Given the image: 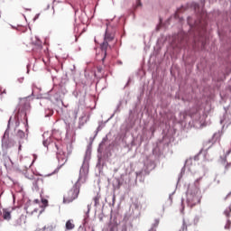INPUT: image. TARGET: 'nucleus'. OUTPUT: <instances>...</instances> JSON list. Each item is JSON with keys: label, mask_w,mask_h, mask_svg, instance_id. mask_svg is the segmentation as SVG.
<instances>
[{"label": "nucleus", "mask_w": 231, "mask_h": 231, "mask_svg": "<svg viewBox=\"0 0 231 231\" xmlns=\"http://www.w3.org/2000/svg\"><path fill=\"white\" fill-rule=\"evenodd\" d=\"M224 214H225V216H226V217H230L231 208H228L227 209H226V210L224 211Z\"/></svg>", "instance_id": "22"}, {"label": "nucleus", "mask_w": 231, "mask_h": 231, "mask_svg": "<svg viewBox=\"0 0 231 231\" xmlns=\"http://www.w3.org/2000/svg\"><path fill=\"white\" fill-rule=\"evenodd\" d=\"M51 91H53V90H50L45 94L40 93L37 95L36 98H38L40 100H50V98L51 97V95L50 93H51Z\"/></svg>", "instance_id": "12"}, {"label": "nucleus", "mask_w": 231, "mask_h": 231, "mask_svg": "<svg viewBox=\"0 0 231 231\" xmlns=\"http://www.w3.org/2000/svg\"><path fill=\"white\" fill-rule=\"evenodd\" d=\"M32 185H33V187H34V189L37 190V189H39V187L37 186V180H34L33 182H32Z\"/></svg>", "instance_id": "28"}, {"label": "nucleus", "mask_w": 231, "mask_h": 231, "mask_svg": "<svg viewBox=\"0 0 231 231\" xmlns=\"http://www.w3.org/2000/svg\"><path fill=\"white\" fill-rule=\"evenodd\" d=\"M28 118H26V124H25V131L28 133Z\"/></svg>", "instance_id": "31"}, {"label": "nucleus", "mask_w": 231, "mask_h": 231, "mask_svg": "<svg viewBox=\"0 0 231 231\" xmlns=\"http://www.w3.org/2000/svg\"><path fill=\"white\" fill-rule=\"evenodd\" d=\"M142 5V2L140 0H137V5L136 6H141Z\"/></svg>", "instance_id": "37"}, {"label": "nucleus", "mask_w": 231, "mask_h": 231, "mask_svg": "<svg viewBox=\"0 0 231 231\" xmlns=\"http://www.w3.org/2000/svg\"><path fill=\"white\" fill-rule=\"evenodd\" d=\"M73 69H75V65H73V69H71V71H73Z\"/></svg>", "instance_id": "48"}, {"label": "nucleus", "mask_w": 231, "mask_h": 231, "mask_svg": "<svg viewBox=\"0 0 231 231\" xmlns=\"http://www.w3.org/2000/svg\"><path fill=\"white\" fill-rule=\"evenodd\" d=\"M113 187H114V193H113V196H112V197H109V196H108V197L106 199V201H109V199H112V204L109 203L110 207H111V205H112V207H115V201H116V196L115 195V190H116V187H115V184H113Z\"/></svg>", "instance_id": "13"}, {"label": "nucleus", "mask_w": 231, "mask_h": 231, "mask_svg": "<svg viewBox=\"0 0 231 231\" xmlns=\"http://www.w3.org/2000/svg\"><path fill=\"white\" fill-rule=\"evenodd\" d=\"M107 143V146L105 150V156L106 158H111L112 156H116V152H115L116 149V137H114L111 140V134H107L106 137H104L97 148V162L96 168L99 171L102 170V151H104V145Z\"/></svg>", "instance_id": "2"}, {"label": "nucleus", "mask_w": 231, "mask_h": 231, "mask_svg": "<svg viewBox=\"0 0 231 231\" xmlns=\"http://www.w3.org/2000/svg\"><path fill=\"white\" fill-rule=\"evenodd\" d=\"M100 197L97 195V197L94 198V202H95V207H98L100 204Z\"/></svg>", "instance_id": "19"}, {"label": "nucleus", "mask_w": 231, "mask_h": 231, "mask_svg": "<svg viewBox=\"0 0 231 231\" xmlns=\"http://www.w3.org/2000/svg\"><path fill=\"white\" fill-rule=\"evenodd\" d=\"M198 7H199V5H198V4H196L195 5V10H198Z\"/></svg>", "instance_id": "39"}, {"label": "nucleus", "mask_w": 231, "mask_h": 231, "mask_svg": "<svg viewBox=\"0 0 231 231\" xmlns=\"http://www.w3.org/2000/svg\"><path fill=\"white\" fill-rule=\"evenodd\" d=\"M31 96L25 97H20V101L21 102H26L28 100V98H30Z\"/></svg>", "instance_id": "27"}, {"label": "nucleus", "mask_w": 231, "mask_h": 231, "mask_svg": "<svg viewBox=\"0 0 231 231\" xmlns=\"http://www.w3.org/2000/svg\"><path fill=\"white\" fill-rule=\"evenodd\" d=\"M52 91H55L53 96H51L50 101L53 102L54 104H58L59 106H64V102L62 98H64L68 90L66 89V86L60 84L53 87Z\"/></svg>", "instance_id": "7"}, {"label": "nucleus", "mask_w": 231, "mask_h": 231, "mask_svg": "<svg viewBox=\"0 0 231 231\" xmlns=\"http://www.w3.org/2000/svg\"><path fill=\"white\" fill-rule=\"evenodd\" d=\"M134 207H135V208H140V204L138 202H134Z\"/></svg>", "instance_id": "30"}, {"label": "nucleus", "mask_w": 231, "mask_h": 231, "mask_svg": "<svg viewBox=\"0 0 231 231\" xmlns=\"http://www.w3.org/2000/svg\"><path fill=\"white\" fill-rule=\"evenodd\" d=\"M184 230H187V225H185V223H183V226H182V231Z\"/></svg>", "instance_id": "35"}, {"label": "nucleus", "mask_w": 231, "mask_h": 231, "mask_svg": "<svg viewBox=\"0 0 231 231\" xmlns=\"http://www.w3.org/2000/svg\"><path fill=\"white\" fill-rule=\"evenodd\" d=\"M0 17H1V12H0Z\"/></svg>", "instance_id": "52"}, {"label": "nucleus", "mask_w": 231, "mask_h": 231, "mask_svg": "<svg viewBox=\"0 0 231 231\" xmlns=\"http://www.w3.org/2000/svg\"><path fill=\"white\" fill-rule=\"evenodd\" d=\"M0 93H1V88H0Z\"/></svg>", "instance_id": "53"}, {"label": "nucleus", "mask_w": 231, "mask_h": 231, "mask_svg": "<svg viewBox=\"0 0 231 231\" xmlns=\"http://www.w3.org/2000/svg\"><path fill=\"white\" fill-rule=\"evenodd\" d=\"M187 203L190 208L201 203V190L198 186L192 185L189 187L187 192Z\"/></svg>", "instance_id": "5"}, {"label": "nucleus", "mask_w": 231, "mask_h": 231, "mask_svg": "<svg viewBox=\"0 0 231 231\" xmlns=\"http://www.w3.org/2000/svg\"><path fill=\"white\" fill-rule=\"evenodd\" d=\"M67 151H68V156H69V154H71V152H72L71 144L67 145Z\"/></svg>", "instance_id": "23"}, {"label": "nucleus", "mask_w": 231, "mask_h": 231, "mask_svg": "<svg viewBox=\"0 0 231 231\" xmlns=\"http://www.w3.org/2000/svg\"><path fill=\"white\" fill-rule=\"evenodd\" d=\"M45 10H50V5H47V8Z\"/></svg>", "instance_id": "42"}, {"label": "nucleus", "mask_w": 231, "mask_h": 231, "mask_svg": "<svg viewBox=\"0 0 231 231\" xmlns=\"http://www.w3.org/2000/svg\"><path fill=\"white\" fill-rule=\"evenodd\" d=\"M42 104H44V101L42 100V101L40 102V105L42 106Z\"/></svg>", "instance_id": "44"}, {"label": "nucleus", "mask_w": 231, "mask_h": 231, "mask_svg": "<svg viewBox=\"0 0 231 231\" xmlns=\"http://www.w3.org/2000/svg\"><path fill=\"white\" fill-rule=\"evenodd\" d=\"M26 11L27 12H32V9L31 8H27Z\"/></svg>", "instance_id": "40"}, {"label": "nucleus", "mask_w": 231, "mask_h": 231, "mask_svg": "<svg viewBox=\"0 0 231 231\" xmlns=\"http://www.w3.org/2000/svg\"><path fill=\"white\" fill-rule=\"evenodd\" d=\"M106 29L105 32L104 42L100 44V50L103 53V57L101 59L102 62L106 60V57H107V48L109 46V42L115 39V33H116V27L111 23H113V19L106 20Z\"/></svg>", "instance_id": "3"}, {"label": "nucleus", "mask_w": 231, "mask_h": 231, "mask_svg": "<svg viewBox=\"0 0 231 231\" xmlns=\"http://www.w3.org/2000/svg\"><path fill=\"white\" fill-rule=\"evenodd\" d=\"M14 120H15V127H19L21 123L19 122V116L18 115L14 116Z\"/></svg>", "instance_id": "21"}, {"label": "nucleus", "mask_w": 231, "mask_h": 231, "mask_svg": "<svg viewBox=\"0 0 231 231\" xmlns=\"http://www.w3.org/2000/svg\"><path fill=\"white\" fill-rule=\"evenodd\" d=\"M108 231H116V213L111 208L110 222L108 224Z\"/></svg>", "instance_id": "10"}, {"label": "nucleus", "mask_w": 231, "mask_h": 231, "mask_svg": "<svg viewBox=\"0 0 231 231\" xmlns=\"http://www.w3.org/2000/svg\"><path fill=\"white\" fill-rule=\"evenodd\" d=\"M39 17H41V14H35L34 18H33V21H37V19H39Z\"/></svg>", "instance_id": "29"}, {"label": "nucleus", "mask_w": 231, "mask_h": 231, "mask_svg": "<svg viewBox=\"0 0 231 231\" xmlns=\"http://www.w3.org/2000/svg\"><path fill=\"white\" fill-rule=\"evenodd\" d=\"M53 115V109L51 108H46L45 109V117L50 118V116H52Z\"/></svg>", "instance_id": "18"}, {"label": "nucleus", "mask_w": 231, "mask_h": 231, "mask_svg": "<svg viewBox=\"0 0 231 231\" xmlns=\"http://www.w3.org/2000/svg\"><path fill=\"white\" fill-rule=\"evenodd\" d=\"M34 203H40L39 199H34Z\"/></svg>", "instance_id": "38"}, {"label": "nucleus", "mask_w": 231, "mask_h": 231, "mask_svg": "<svg viewBox=\"0 0 231 231\" xmlns=\"http://www.w3.org/2000/svg\"><path fill=\"white\" fill-rule=\"evenodd\" d=\"M27 69H28V65H27ZM27 73H30V69H27Z\"/></svg>", "instance_id": "45"}, {"label": "nucleus", "mask_w": 231, "mask_h": 231, "mask_svg": "<svg viewBox=\"0 0 231 231\" xmlns=\"http://www.w3.org/2000/svg\"><path fill=\"white\" fill-rule=\"evenodd\" d=\"M56 77L55 76H52V80H55Z\"/></svg>", "instance_id": "46"}, {"label": "nucleus", "mask_w": 231, "mask_h": 231, "mask_svg": "<svg viewBox=\"0 0 231 231\" xmlns=\"http://www.w3.org/2000/svg\"><path fill=\"white\" fill-rule=\"evenodd\" d=\"M149 231H156V228L152 227L151 230Z\"/></svg>", "instance_id": "41"}, {"label": "nucleus", "mask_w": 231, "mask_h": 231, "mask_svg": "<svg viewBox=\"0 0 231 231\" xmlns=\"http://www.w3.org/2000/svg\"><path fill=\"white\" fill-rule=\"evenodd\" d=\"M65 226H66V230H73V228H75V224H72L71 220H68L66 222Z\"/></svg>", "instance_id": "16"}, {"label": "nucleus", "mask_w": 231, "mask_h": 231, "mask_svg": "<svg viewBox=\"0 0 231 231\" xmlns=\"http://www.w3.org/2000/svg\"><path fill=\"white\" fill-rule=\"evenodd\" d=\"M11 28H13V30H15V26L14 25H11Z\"/></svg>", "instance_id": "43"}, {"label": "nucleus", "mask_w": 231, "mask_h": 231, "mask_svg": "<svg viewBox=\"0 0 231 231\" xmlns=\"http://www.w3.org/2000/svg\"><path fill=\"white\" fill-rule=\"evenodd\" d=\"M90 211H91V204H88V210H87V212H85L84 221H88V219H89V212Z\"/></svg>", "instance_id": "17"}, {"label": "nucleus", "mask_w": 231, "mask_h": 231, "mask_svg": "<svg viewBox=\"0 0 231 231\" xmlns=\"http://www.w3.org/2000/svg\"><path fill=\"white\" fill-rule=\"evenodd\" d=\"M17 138L20 140L18 141L19 146L18 151H21L23 147V143H24V140H28V136H26V134L23 130H18L16 134Z\"/></svg>", "instance_id": "11"}, {"label": "nucleus", "mask_w": 231, "mask_h": 231, "mask_svg": "<svg viewBox=\"0 0 231 231\" xmlns=\"http://www.w3.org/2000/svg\"><path fill=\"white\" fill-rule=\"evenodd\" d=\"M115 115H116V109L114 110V113L111 115V116L106 121L98 122V126H97V130L95 131L96 134H95L94 137H90V143L87 146V150H88V147H89V145H90V156H91V143H93V140H95V138H97V134H98V133H100L101 129H104V127H106V123L108 122L109 120H111V118H113L115 116Z\"/></svg>", "instance_id": "9"}, {"label": "nucleus", "mask_w": 231, "mask_h": 231, "mask_svg": "<svg viewBox=\"0 0 231 231\" xmlns=\"http://www.w3.org/2000/svg\"><path fill=\"white\" fill-rule=\"evenodd\" d=\"M77 12H79L78 10L77 11H75V14H77Z\"/></svg>", "instance_id": "49"}, {"label": "nucleus", "mask_w": 231, "mask_h": 231, "mask_svg": "<svg viewBox=\"0 0 231 231\" xmlns=\"http://www.w3.org/2000/svg\"><path fill=\"white\" fill-rule=\"evenodd\" d=\"M2 93H3V94H6V90H4Z\"/></svg>", "instance_id": "47"}, {"label": "nucleus", "mask_w": 231, "mask_h": 231, "mask_svg": "<svg viewBox=\"0 0 231 231\" xmlns=\"http://www.w3.org/2000/svg\"><path fill=\"white\" fill-rule=\"evenodd\" d=\"M3 217L5 219V221H10V219H12V213L6 209H4Z\"/></svg>", "instance_id": "14"}, {"label": "nucleus", "mask_w": 231, "mask_h": 231, "mask_svg": "<svg viewBox=\"0 0 231 231\" xmlns=\"http://www.w3.org/2000/svg\"><path fill=\"white\" fill-rule=\"evenodd\" d=\"M24 80V78H19L18 79V82L20 83V84H23V81Z\"/></svg>", "instance_id": "34"}, {"label": "nucleus", "mask_w": 231, "mask_h": 231, "mask_svg": "<svg viewBox=\"0 0 231 231\" xmlns=\"http://www.w3.org/2000/svg\"><path fill=\"white\" fill-rule=\"evenodd\" d=\"M35 160H37V154H33V160H32V165L35 163Z\"/></svg>", "instance_id": "32"}, {"label": "nucleus", "mask_w": 231, "mask_h": 231, "mask_svg": "<svg viewBox=\"0 0 231 231\" xmlns=\"http://www.w3.org/2000/svg\"><path fill=\"white\" fill-rule=\"evenodd\" d=\"M89 160H91V145H88L86 150L83 164L79 170V177L72 189L69 190L67 196L63 198V203H71L79 198V194L80 193V183L79 181L82 183L86 181V178L89 173Z\"/></svg>", "instance_id": "1"}, {"label": "nucleus", "mask_w": 231, "mask_h": 231, "mask_svg": "<svg viewBox=\"0 0 231 231\" xmlns=\"http://www.w3.org/2000/svg\"><path fill=\"white\" fill-rule=\"evenodd\" d=\"M12 122V116L8 120L7 128L4 133L2 137V147L3 149H10V147L14 146V143L10 142V123Z\"/></svg>", "instance_id": "8"}, {"label": "nucleus", "mask_w": 231, "mask_h": 231, "mask_svg": "<svg viewBox=\"0 0 231 231\" xmlns=\"http://www.w3.org/2000/svg\"><path fill=\"white\" fill-rule=\"evenodd\" d=\"M80 23H82L84 24V18H82V15L79 17Z\"/></svg>", "instance_id": "36"}, {"label": "nucleus", "mask_w": 231, "mask_h": 231, "mask_svg": "<svg viewBox=\"0 0 231 231\" xmlns=\"http://www.w3.org/2000/svg\"><path fill=\"white\" fill-rule=\"evenodd\" d=\"M41 202H42V207L46 208V206L48 205V199L42 198L41 199Z\"/></svg>", "instance_id": "20"}, {"label": "nucleus", "mask_w": 231, "mask_h": 231, "mask_svg": "<svg viewBox=\"0 0 231 231\" xmlns=\"http://www.w3.org/2000/svg\"><path fill=\"white\" fill-rule=\"evenodd\" d=\"M35 42H32V44L37 47L38 50H42V42H41V39L39 37H35Z\"/></svg>", "instance_id": "15"}, {"label": "nucleus", "mask_w": 231, "mask_h": 231, "mask_svg": "<svg viewBox=\"0 0 231 231\" xmlns=\"http://www.w3.org/2000/svg\"><path fill=\"white\" fill-rule=\"evenodd\" d=\"M158 225H160V220L155 219V223H154L153 226L156 227Z\"/></svg>", "instance_id": "33"}, {"label": "nucleus", "mask_w": 231, "mask_h": 231, "mask_svg": "<svg viewBox=\"0 0 231 231\" xmlns=\"http://www.w3.org/2000/svg\"><path fill=\"white\" fill-rule=\"evenodd\" d=\"M203 32H205V28H203Z\"/></svg>", "instance_id": "51"}, {"label": "nucleus", "mask_w": 231, "mask_h": 231, "mask_svg": "<svg viewBox=\"0 0 231 231\" xmlns=\"http://www.w3.org/2000/svg\"><path fill=\"white\" fill-rule=\"evenodd\" d=\"M99 219H100V221H102V217H100Z\"/></svg>", "instance_id": "50"}, {"label": "nucleus", "mask_w": 231, "mask_h": 231, "mask_svg": "<svg viewBox=\"0 0 231 231\" xmlns=\"http://www.w3.org/2000/svg\"><path fill=\"white\" fill-rule=\"evenodd\" d=\"M86 118V116H80L79 117V129H80V125H84V122H82V120H84Z\"/></svg>", "instance_id": "25"}, {"label": "nucleus", "mask_w": 231, "mask_h": 231, "mask_svg": "<svg viewBox=\"0 0 231 231\" xmlns=\"http://www.w3.org/2000/svg\"><path fill=\"white\" fill-rule=\"evenodd\" d=\"M230 226H231V222H230V220H227V222L225 226L226 230H230Z\"/></svg>", "instance_id": "24"}, {"label": "nucleus", "mask_w": 231, "mask_h": 231, "mask_svg": "<svg viewBox=\"0 0 231 231\" xmlns=\"http://www.w3.org/2000/svg\"><path fill=\"white\" fill-rule=\"evenodd\" d=\"M56 111L58 115H60V116L64 117L63 120L66 125V131L67 133H69V131H71V129L75 127V122L77 120V111H70L69 114H66V111H68L66 107L60 108Z\"/></svg>", "instance_id": "6"}, {"label": "nucleus", "mask_w": 231, "mask_h": 231, "mask_svg": "<svg viewBox=\"0 0 231 231\" xmlns=\"http://www.w3.org/2000/svg\"><path fill=\"white\" fill-rule=\"evenodd\" d=\"M42 143L44 147H48V145H51V143H53L58 151L56 155H57V160L59 163H60V162H63L52 172V174H57V172H59V171H60V169L62 168V165H64V163L68 162V159L66 158V152L62 151V149H60V147L59 146V143H60V141H55L51 137H49L46 140H43Z\"/></svg>", "instance_id": "4"}, {"label": "nucleus", "mask_w": 231, "mask_h": 231, "mask_svg": "<svg viewBox=\"0 0 231 231\" xmlns=\"http://www.w3.org/2000/svg\"><path fill=\"white\" fill-rule=\"evenodd\" d=\"M35 88L39 89L41 91V88H37L34 84L32 85V97H33V93H35Z\"/></svg>", "instance_id": "26"}]
</instances>
